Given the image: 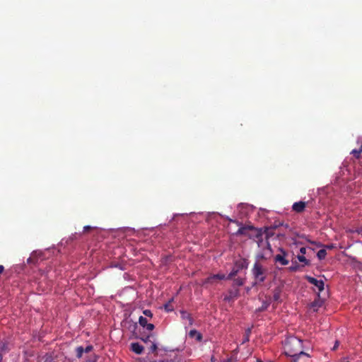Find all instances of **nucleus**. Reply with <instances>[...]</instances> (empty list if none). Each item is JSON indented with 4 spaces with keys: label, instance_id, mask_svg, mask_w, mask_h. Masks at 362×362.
Returning a JSON list of instances; mask_svg holds the SVG:
<instances>
[{
    "label": "nucleus",
    "instance_id": "f257e3e1",
    "mask_svg": "<svg viewBox=\"0 0 362 362\" xmlns=\"http://www.w3.org/2000/svg\"><path fill=\"white\" fill-rule=\"evenodd\" d=\"M284 352L286 356L293 358L292 362H297L301 356L309 357V355L303 351V341L297 337H290L286 340Z\"/></svg>",
    "mask_w": 362,
    "mask_h": 362
},
{
    "label": "nucleus",
    "instance_id": "f03ea898",
    "mask_svg": "<svg viewBox=\"0 0 362 362\" xmlns=\"http://www.w3.org/2000/svg\"><path fill=\"white\" fill-rule=\"evenodd\" d=\"M252 274L255 280V283H262L265 281L267 274V269L259 262L256 261L252 269Z\"/></svg>",
    "mask_w": 362,
    "mask_h": 362
},
{
    "label": "nucleus",
    "instance_id": "7ed1b4c3",
    "mask_svg": "<svg viewBox=\"0 0 362 362\" xmlns=\"http://www.w3.org/2000/svg\"><path fill=\"white\" fill-rule=\"evenodd\" d=\"M279 250L280 253L277 254L274 257V261L280 264L281 266H286L288 264L289 261L287 259L288 253L282 248H279Z\"/></svg>",
    "mask_w": 362,
    "mask_h": 362
},
{
    "label": "nucleus",
    "instance_id": "20e7f679",
    "mask_svg": "<svg viewBox=\"0 0 362 362\" xmlns=\"http://www.w3.org/2000/svg\"><path fill=\"white\" fill-rule=\"evenodd\" d=\"M225 278H226L225 274H217L211 275L203 281L202 286H206L208 284H211V285L214 284L218 281L225 279Z\"/></svg>",
    "mask_w": 362,
    "mask_h": 362
},
{
    "label": "nucleus",
    "instance_id": "39448f33",
    "mask_svg": "<svg viewBox=\"0 0 362 362\" xmlns=\"http://www.w3.org/2000/svg\"><path fill=\"white\" fill-rule=\"evenodd\" d=\"M305 279L311 284L314 285L318 290L319 292H321L325 288V284L322 280H318L314 277L310 276H305Z\"/></svg>",
    "mask_w": 362,
    "mask_h": 362
},
{
    "label": "nucleus",
    "instance_id": "423d86ee",
    "mask_svg": "<svg viewBox=\"0 0 362 362\" xmlns=\"http://www.w3.org/2000/svg\"><path fill=\"white\" fill-rule=\"evenodd\" d=\"M240 295L238 288H233L228 291L227 295H226L223 298V300L227 302H230V300L237 298Z\"/></svg>",
    "mask_w": 362,
    "mask_h": 362
},
{
    "label": "nucleus",
    "instance_id": "0eeeda50",
    "mask_svg": "<svg viewBox=\"0 0 362 362\" xmlns=\"http://www.w3.org/2000/svg\"><path fill=\"white\" fill-rule=\"evenodd\" d=\"M305 206L306 203L300 201L295 202L292 206V209L297 213H301L305 210Z\"/></svg>",
    "mask_w": 362,
    "mask_h": 362
},
{
    "label": "nucleus",
    "instance_id": "6e6552de",
    "mask_svg": "<svg viewBox=\"0 0 362 362\" xmlns=\"http://www.w3.org/2000/svg\"><path fill=\"white\" fill-rule=\"evenodd\" d=\"M130 350L136 354H141L144 351V346L138 342L132 343Z\"/></svg>",
    "mask_w": 362,
    "mask_h": 362
},
{
    "label": "nucleus",
    "instance_id": "1a4fd4ad",
    "mask_svg": "<svg viewBox=\"0 0 362 362\" xmlns=\"http://www.w3.org/2000/svg\"><path fill=\"white\" fill-rule=\"evenodd\" d=\"M243 267V264L241 265H239L238 268H233L232 271L230 272V274L226 276L225 279H232L234 276H235L239 270Z\"/></svg>",
    "mask_w": 362,
    "mask_h": 362
},
{
    "label": "nucleus",
    "instance_id": "9d476101",
    "mask_svg": "<svg viewBox=\"0 0 362 362\" xmlns=\"http://www.w3.org/2000/svg\"><path fill=\"white\" fill-rule=\"evenodd\" d=\"M189 336L191 338L195 337L198 341H201L202 339V334L197 332L196 329H192L189 332Z\"/></svg>",
    "mask_w": 362,
    "mask_h": 362
},
{
    "label": "nucleus",
    "instance_id": "9b49d317",
    "mask_svg": "<svg viewBox=\"0 0 362 362\" xmlns=\"http://www.w3.org/2000/svg\"><path fill=\"white\" fill-rule=\"evenodd\" d=\"M9 351L8 344L6 342H0V358H2V356L6 354Z\"/></svg>",
    "mask_w": 362,
    "mask_h": 362
},
{
    "label": "nucleus",
    "instance_id": "f8f14e48",
    "mask_svg": "<svg viewBox=\"0 0 362 362\" xmlns=\"http://www.w3.org/2000/svg\"><path fill=\"white\" fill-rule=\"evenodd\" d=\"M253 230L255 229V228L253 226H248V227H246V226H242L240 227L238 230L237 232L235 233V235H245L246 234V230Z\"/></svg>",
    "mask_w": 362,
    "mask_h": 362
},
{
    "label": "nucleus",
    "instance_id": "ddd939ff",
    "mask_svg": "<svg viewBox=\"0 0 362 362\" xmlns=\"http://www.w3.org/2000/svg\"><path fill=\"white\" fill-rule=\"evenodd\" d=\"M252 328L249 327L245 330V334L243 339V344L248 342L250 341V336L251 334Z\"/></svg>",
    "mask_w": 362,
    "mask_h": 362
},
{
    "label": "nucleus",
    "instance_id": "4468645a",
    "mask_svg": "<svg viewBox=\"0 0 362 362\" xmlns=\"http://www.w3.org/2000/svg\"><path fill=\"white\" fill-rule=\"evenodd\" d=\"M322 305V302L320 300H315L310 304V308H313L314 311H317V308L321 307Z\"/></svg>",
    "mask_w": 362,
    "mask_h": 362
},
{
    "label": "nucleus",
    "instance_id": "2eb2a0df",
    "mask_svg": "<svg viewBox=\"0 0 362 362\" xmlns=\"http://www.w3.org/2000/svg\"><path fill=\"white\" fill-rule=\"evenodd\" d=\"M326 255H327V251L325 249H321L317 253V256L318 259L320 260L324 259L326 257Z\"/></svg>",
    "mask_w": 362,
    "mask_h": 362
},
{
    "label": "nucleus",
    "instance_id": "dca6fc26",
    "mask_svg": "<svg viewBox=\"0 0 362 362\" xmlns=\"http://www.w3.org/2000/svg\"><path fill=\"white\" fill-rule=\"evenodd\" d=\"M244 279L242 278H236L233 279V286H241L244 284Z\"/></svg>",
    "mask_w": 362,
    "mask_h": 362
},
{
    "label": "nucleus",
    "instance_id": "f3484780",
    "mask_svg": "<svg viewBox=\"0 0 362 362\" xmlns=\"http://www.w3.org/2000/svg\"><path fill=\"white\" fill-rule=\"evenodd\" d=\"M281 291L279 289H275L274 291L272 299L274 301L278 302L280 300Z\"/></svg>",
    "mask_w": 362,
    "mask_h": 362
},
{
    "label": "nucleus",
    "instance_id": "a211bd4d",
    "mask_svg": "<svg viewBox=\"0 0 362 362\" xmlns=\"http://www.w3.org/2000/svg\"><path fill=\"white\" fill-rule=\"evenodd\" d=\"M158 346L156 343L152 342L150 348H149V352L153 353L155 356L158 355Z\"/></svg>",
    "mask_w": 362,
    "mask_h": 362
},
{
    "label": "nucleus",
    "instance_id": "6ab92c4d",
    "mask_svg": "<svg viewBox=\"0 0 362 362\" xmlns=\"http://www.w3.org/2000/svg\"><path fill=\"white\" fill-rule=\"evenodd\" d=\"M270 303H271V299L269 301H267V300L263 301L262 306L259 308V310L264 311V310H267V308L269 307V305H270Z\"/></svg>",
    "mask_w": 362,
    "mask_h": 362
},
{
    "label": "nucleus",
    "instance_id": "aec40b11",
    "mask_svg": "<svg viewBox=\"0 0 362 362\" xmlns=\"http://www.w3.org/2000/svg\"><path fill=\"white\" fill-rule=\"evenodd\" d=\"M181 315L182 318L187 319L189 320L190 325L192 324V318L191 317L190 315L188 313H187L186 311H182L181 313Z\"/></svg>",
    "mask_w": 362,
    "mask_h": 362
},
{
    "label": "nucleus",
    "instance_id": "412c9836",
    "mask_svg": "<svg viewBox=\"0 0 362 362\" xmlns=\"http://www.w3.org/2000/svg\"><path fill=\"white\" fill-rule=\"evenodd\" d=\"M139 322L140 325L143 327H145L146 325L148 324L147 319L143 316L139 317Z\"/></svg>",
    "mask_w": 362,
    "mask_h": 362
},
{
    "label": "nucleus",
    "instance_id": "4be33fe9",
    "mask_svg": "<svg viewBox=\"0 0 362 362\" xmlns=\"http://www.w3.org/2000/svg\"><path fill=\"white\" fill-rule=\"evenodd\" d=\"M44 362H54V358L52 355L49 354H46L44 356Z\"/></svg>",
    "mask_w": 362,
    "mask_h": 362
},
{
    "label": "nucleus",
    "instance_id": "5701e85b",
    "mask_svg": "<svg viewBox=\"0 0 362 362\" xmlns=\"http://www.w3.org/2000/svg\"><path fill=\"white\" fill-rule=\"evenodd\" d=\"M297 259H298L299 262H303L305 265H308L309 264V260H308L305 257L304 255H298L297 256Z\"/></svg>",
    "mask_w": 362,
    "mask_h": 362
},
{
    "label": "nucleus",
    "instance_id": "b1692460",
    "mask_svg": "<svg viewBox=\"0 0 362 362\" xmlns=\"http://www.w3.org/2000/svg\"><path fill=\"white\" fill-rule=\"evenodd\" d=\"M76 356L81 358L84 352V349L82 346H78L76 349Z\"/></svg>",
    "mask_w": 362,
    "mask_h": 362
},
{
    "label": "nucleus",
    "instance_id": "393cba45",
    "mask_svg": "<svg viewBox=\"0 0 362 362\" xmlns=\"http://www.w3.org/2000/svg\"><path fill=\"white\" fill-rule=\"evenodd\" d=\"M171 362H185L183 357L180 355H175V357L171 360Z\"/></svg>",
    "mask_w": 362,
    "mask_h": 362
},
{
    "label": "nucleus",
    "instance_id": "a878e982",
    "mask_svg": "<svg viewBox=\"0 0 362 362\" xmlns=\"http://www.w3.org/2000/svg\"><path fill=\"white\" fill-rule=\"evenodd\" d=\"M299 268L300 266L297 263H296V264L292 265L291 267H289V270L291 272H296L299 269Z\"/></svg>",
    "mask_w": 362,
    "mask_h": 362
},
{
    "label": "nucleus",
    "instance_id": "bb28decb",
    "mask_svg": "<svg viewBox=\"0 0 362 362\" xmlns=\"http://www.w3.org/2000/svg\"><path fill=\"white\" fill-rule=\"evenodd\" d=\"M143 313L145 316L152 318L153 317V313L150 310H144L143 311Z\"/></svg>",
    "mask_w": 362,
    "mask_h": 362
},
{
    "label": "nucleus",
    "instance_id": "cd10ccee",
    "mask_svg": "<svg viewBox=\"0 0 362 362\" xmlns=\"http://www.w3.org/2000/svg\"><path fill=\"white\" fill-rule=\"evenodd\" d=\"M351 233H356L362 235V226L356 228L354 230H351Z\"/></svg>",
    "mask_w": 362,
    "mask_h": 362
},
{
    "label": "nucleus",
    "instance_id": "c85d7f7f",
    "mask_svg": "<svg viewBox=\"0 0 362 362\" xmlns=\"http://www.w3.org/2000/svg\"><path fill=\"white\" fill-rule=\"evenodd\" d=\"M93 228H94L93 227H91L90 226H86L83 227V233H88Z\"/></svg>",
    "mask_w": 362,
    "mask_h": 362
},
{
    "label": "nucleus",
    "instance_id": "c756f323",
    "mask_svg": "<svg viewBox=\"0 0 362 362\" xmlns=\"http://www.w3.org/2000/svg\"><path fill=\"white\" fill-rule=\"evenodd\" d=\"M153 336V334H149L148 335L147 337H144V338H141V340L144 342V343H148V341H151V337Z\"/></svg>",
    "mask_w": 362,
    "mask_h": 362
},
{
    "label": "nucleus",
    "instance_id": "7c9ffc66",
    "mask_svg": "<svg viewBox=\"0 0 362 362\" xmlns=\"http://www.w3.org/2000/svg\"><path fill=\"white\" fill-rule=\"evenodd\" d=\"M145 327L146 328V329H147V330H148V331H152V330L154 329V327H154V325H153V324H151V323H148V324L146 325V327Z\"/></svg>",
    "mask_w": 362,
    "mask_h": 362
},
{
    "label": "nucleus",
    "instance_id": "2f4dec72",
    "mask_svg": "<svg viewBox=\"0 0 362 362\" xmlns=\"http://www.w3.org/2000/svg\"><path fill=\"white\" fill-rule=\"evenodd\" d=\"M92 350H93V346L89 345V346H87L86 347V349H84V352L88 353V352L91 351Z\"/></svg>",
    "mask_w": 362,
    "mask_h": 362
},
{
    "label": "nucleus",
    "instance_id": "473e14b6",
    "mask_svg": "<svg viewBox=\"0 0 362 362\" xmlns=\"http://www.w3.org/2000/svg\"><path fill=\"white\" fill-rule=\"evenodd\" d=\"M262 231L260 230H258L257 232V234L255 235L256 238L259 240L262 238Z\"/></svg>",
    "mask_w": 362,
    "mask_h": 362
},
{
    "label": "nucleus",
    "instance_id": "72a5a7b5",
    "mask_svg": "<svg viewBox=\"0 0 362 362\" xmlns=\"http://www.w3.org/2000/svg\"><path fill=\"white\" fill-rule=\"evenodd\" d=\"M300 252L302 254V255H305L306 253V248L305 247H300Z\"/></svg>",
    "mask_w": 362,
    "mask_h": 362
},
{
    "label": "nucleus",
    "instance_id": "f704fd0d",
    "mask_svg": "<svg viewBox=\"0 0 362 362\" xmlns=\"http://www.w3.org/2000/svg\"><path fill=\"white\" fill-rule=\"evenodd\" d=\"M165 309L167 310V311H170L173 310L172 308H170V305L169 303H167L165 305Z\"/></svg>",
    "mask_w": 362,
    "mask_h": 362
},
{
    "label": "nucleus",
    "instance_id": "c9c22d12",
    "mask_svg": "<svg viewBox=\"0 0 362 362\" xmlns=\"http://www.w3.org/2000/svg\"><path fill=\"white\" fill-rule=\"evenodd\" d=\"M339 344V341H335V344H334V346H333V348H332V350H333V351L336 350V349L338 348Z\"/></svg>",
    "mask_w": 362,
    "mask_h": 362
},
{
    "label": "nucleus",
    "instance_id": "e433bc0d",
    "mask_svg": "<svg viewBox=\"0 0 362 362\" xmlns=\"http://www.w3.org/2000/svg\"><path fill=\"white\" fill-rule=\"evenodd\" d=\"M326 248L329 249V250H331V249H333L334 247V245L333 244H331V245H327L325 246Z\"/></svg>",
    "mask_w": 362,
    "mask_h": 362
},
{
    "label": "nucleus",
    "instance_id": "4c0bfd02",
    "mask_svg": "<svg viewBox=\"0 0 362 362\" xmlns=\"http://www.w3.org/2000/svg\"><path fill=\"white\" fill-rule=\"evenodd\" d=\"M346 362H349V361H346Z\"/></svg>",
    "mask_w": 362,
    "mask_h": 362
}]
</instances>
